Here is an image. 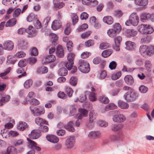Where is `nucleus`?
I'll list each match as a JSON object with an SVG mask.
<instances>
[{
  "instance_id": "nucleus-1",
  "label": "nucleus",
  "mask_w": 154,
  "mask_h": 154,
  "mask_svg": "<svg viewBox=\"0 0 154 154\" xmlns=\"http://www.w3.org/2000/svg\"><path fill=\"white\" fill-rule=\"evenodd\" d=\"M139 94L134 91L132 88L128 86H126V100L128 102L134 101L137 99Z\"/></svg>"
},
{
  "instance_id": "nucleus-2",
  "label": "nucleus",
  "mask_w": 154,
  "mask_h": 154,
  "mask_svg": "<svg viewBox=\"0 0 154 154\" xmlns=\"http://www.w3.org/2000/svg\"><path fill=\"white\" fill-rule=\"evenodd\" d=\"M122 30L121 25L119 23L114 24L112 28L109 29L107 32L108 35L111 38H114Z\"/></svg>"
},
{
  "instance_id": "nucleus-3",
  "label": "nucleus",
  "mask_w": 154,
  "mask_h": 154,
  "mask_svg": "<svg viewBox=\"0 0 154 154\" xmlns=\"http://www.w3.org/2000/svg\"><path fill=\"white\" fill-rule=\"evenodd\" d=\"M78 69L82 73H88L90 70L89 63L85 60L81 59L79 61Z\"/></svg>"
},
{
  "instance_id": "nucleus-4",
  "label": "nucleus",
  "mask_w": 154,
  "mask_h": 154,
  "mask_svg": "<svg viewBox=\"0 0 154 154\" xmlns=\"http://www.w3.org/2000/svg\"><path fill=\"white\" fill-rule=\"evenodd\" d=\"M75 57V54L74 53H70L68 54L67 57L68 61L65 63V66L69 70H71L72 68Z\"/></svg>"
},
{
  "instance_id": "nucleus-5",
  "label": "nucleus",
  "mask_w": 154,
  "mask_h": 154,
  "mask_svg": "<svg viewBox=\"0 0 154 154\" xmlns=\"http://www.w3.org/2000/svg\"><path fill=\"white\" fill-rule=\"evenodd\" d=\"M75 143V137L73 136H70L65 142L66 147L67 149H70L74 146Z\"/></svg>"
},
{
  "instance_id": "nucleus-6",
  "label": "nucleus",
  "mask_w": 154,
  "mask_h": 154,
  "mask_svg": "<svg viewBox=\"0 0 154 154\" xmlns=\"http://www.w3.org/2000/svg\"><path fill=\"white\" fill-rule=\"evenodd\" d=\"M149 47L146 45H141L139 48V52L141 55L144 57L149 55Z\"/></svg>"
},
{
  "instance_id": "nucleus-7",
  "label": "nucleus",
  "mask_w": 154,
  "mask_h": 154,
  "mask_svg": "<svg viewBox=\"0 0 154 154\" xmlns=\"http://www.w3.org/2000/svg\"><path fill=\"white\" fill-rule=\"evenodd\" d=\"M41 135V132L39 130L34 129L31 131L29 136L32 139H35L39 138Z\"/></svg>"
},
{
  "instance_id": "nucleus-8",
  "label": "nucleus",
  "mask_w": 154,
  "mask_h": 154,
  "mask_svg": "<svg viewBox=\"0 0 154 154\" xmlns=\"http://www.w3.org/2000/svg\"><path fill=\"white\" fill-rule=\"evenodd\" d=\"M132 23V25L134 26H136L138 23L139 18L137 13H133L130 17Z\"/></svg>"
},
{
  "instance_id": "nucleus-9",
  "label": "nucleus",
  "mask_w": 154,
  "mask_h": 154,
  "mask_svg": "<svg viewBox=\"0 0 154 154\" xmlns=\"http://www.w3.org/2000/svg\"><path fill=\"white\" fill-rule=\"evenodd\" d=\"M64 51L62 46L59 45L56 48V56L59 58H62L64 57Z\"/></svg>"
},
{
  "instance_id": "nucleus-10",
  "label": "nucleus",
  "mask_w": 154,
  "mask_h": 154,
  "mask_svg": "<svg viewBox=\"0 0 154 154\" xmlns=\"http://www.w3.org/2000/svg\"><path fill=\"white\" fill-rule=\"evenodd\" d=\"M3 45L4 49L9 51L12 50L14 47V43L10 40L5 42L4 43Z\"/></svg>"
},
{
  "instance_id": "nucleus-11",
  "label": "nucleus",
  "mask_w": 154,
  "mask_h": 154,
  "mask_svg": "<svg viewBox=\"0 0 154 154\" xmlns=\"http://www.w3.org/2000/svg\"><path fill=\"white\" fill-rule=\"evenodd\" d=\"M122 40V38L120 36H118L114 39L115 45L114 46L113 48L116 51L120 50V45Z\"/></svg>"
},
{
  "instance_id": "nucleus-12",
  "label": "nucleus",
  "mask_w": 154,
  "mask_h": 154,
  "mask_svg": "<svg viewBox=\"0 0 154 154\" xmlns=\"http://www.w3.org/2000/svg\"><path fill=\"white\" fill-rule=\"evenodd\" d=\"M113 121L118 123L123 122L125 120V116L122 114H119L115 115L113 117Z\"/></svg>"
},
{
  "instance_id": "nucleus-13",
  "label": "nucleus",
  "mask_w": 154,
  "mask_h": 154,
  "mask_svg": "<svg viewBox=\"0 0 154 154\" xmlns=\"http://www.w3.org/2000/svg\"><path fill=\"white\" fill-rule=\"evenodd\" d=\"M46 138L48 141L54 143H57L59 140V138L57 136L52 134L47 135Z\"/></svg>"
},
{
  "instance_id": "nucleus-14",
  "label": "nucleus",
  "mask_w": 154,
  "mask_h": 154,
  "mask_svg": "<svg viewBox=\"0 0 154 154\" xmlns=\"http://www.w3.org/2000/svg\"><path fill=\"white\" fill-rule=\"evenodd\" d=\"M3 154H17V151L16 149L14 146H8L6 152H4Z\"/></svg>"
},
{
  "instance_id": "nucleus-15",
  "label": "nucleus",
  "mask_w": 154,
  "mask_h": 154,
  "mask_svg": "<svg viewBox=\"0 0 154 154\" xmlns=\"http://www.w3.org/2000/svg\"><path fill=\"white\" fill-rule=\"evenodd\" d=\"M61 23L60 20H55L53 21L52 23L51 28L54 30H57L61 26Z\"/></svg>"
},
{
  "instance_id": "nucleus-16",
  "label": "nucleus",
  "mask_w": 154,
  "mask_h": 154,
  "mask_svg": "<svg viewBox=\"0 0 154 154\" xmlns=\"http://www.w3.org/2000/svg\"><path fill=\"white\" fill-rule=\"evenodd\" d=\"M126 49L129 51L134 50L136 47L135 43L132 42L127 41L126 42Z\"/></svg>"
},
{
  "instance_id": "nucleus-17",
  "label": "nucleus",
  "mask_w": 154,
  "mask_h": 154,
  "mask_svg": "<svg viewBox=\"0 0 154 154\" xmlns=\"http://www.w3.org/2000/svg\"><path fill=\"white\" fill-rule=\"evenodd\" d=\"M137 33V32L135 30L133 29H127L126 30V36L127 37L135 36Z\"/></svg>"
},
{
  "instance_id": "nucleus-18",
  "label": "nucleus",
  "mask_w": 154,
  "mask_h": 154,
  "mask_svg": "<svg viewBox=\"0 0 154 154\" xmlns=\"http://www.w3.org/2000/svg\"><path fill=\"white\" fill-rule=\"evenodd\" d=\"M150 14L147 13H143L140 16V20L143 22H145L146 20H149Z\"/></svg>"
},
{
  "instance_id": "nucleus-19",
  "label": "nucleus",
  "mask_w": 154,
  "mask_h": 154,
  "mask_svg": "<svg viewBox=\"0 0 154 154\" xmlns=\"http://www.w3.org/2000/svg\"><path fill=\"white\" fill-rule=\"evenodd\" d=\"M100 134L99 131H91L89 133L88 136L94 139L98 137Z\"/></svg>"
},
{
  "instance_id": "nucleus-20",
  "label": "nucleus",
  "mask_w": 154,
  "mask_h": 154,
  "mask_svg": "<svg viewBox=\"0 0 154 154\" xmlns=\"http://www.w3.org/2000/svg\"><path fill=\"white\" fill-rule=\"evenodd\" d=\"M28 125L25 122H20L17 126V128L20 131H23L28 127Z\"/></svg>"
},
{
  "instance_id": "nucleus-21",
  "label": "nucleus",
  "mask_w": 154,
  "mask_h": 154,
  "mask_svg": "<svg viewBox=\"0 0 154 154\" xmlns=\"http://www.w3.org/2000/svg\"><path fill=\"white\" fill-rule=\"evenodd\" d=\"M55 60V57L54 55H50L46 57L44 62L47 63H50L54 62Z\"/></svg>"
},
{
  "instance_id": "nucleus-22",
  "label": "nucleus",
  "mask_w": 154,
  "mask_h": 154,
  "mask_svg": "<svg viewBox=\"0 0 154 154\" xmlns=\"http://www.w3.org/2000/svg\"><path fill=\"white\" fill-rule=\"evenodd\" d=\"M17 20L15 18H13L8 20L5 25L6 27H12L16 23Z\"/></svg>"
},
{
  "instance_id": "nucleus-23",
  "label": "nucleus",
  "mask_w": 154,
  "mask_h": 154,
  "mask_svg": "<svg viewBox=\"0 0 154 154\" xmlns=\"http://www.w3.org/2000/svg\"><path fill=\"white\" fill-rule=\"evenodd\" d=\"M123 128V126L121 124L118 125H113L112 128V129L113 131H119L120 132V135H122V132H121V131Z\"/></svg>"
},
{
  "instance_id": "nucleus-24",
  "label": "nucleus",
  "mask_w": 154,
  "mask_h": 154,
  "mask_svg": "<svg viewBox=\"0 0 154 154\" xmlns=\"http://www.w3.org/2000/svg\"><path fill=\"white\" fill-rule=\"evenodd\" d=\"M103 21L104 22L108 25L112 24L113 22V20L112 17L109 16L104 17L103 19Z\"/></svg>"
},
{
  "instance_id": "nucleus-25",
  "label": "nucleus",
  "mask_w": 154,
  "mask_h": 154,
  "mask_svg": "<svg viewBox=\"0 0 154 154\" xmlns=\"http://www.w3.org/2000/svg\"><path fill=\"white\" fill-rule=\"evenodd\" d=\"M113 51L111 49H109L103 51L101 53L102 57L104 58L110 56L112 53Z\"/></svg>"
},
{
  "instance_id": "nucleus-26",
  "label": "nucleus",
  "mask_w": 154,
  "mask_h": 154,
  "mask_svg": "<svg viewBox=\"0 0 154 154\" xmlns=\"http://www.w3.org/2000/svg\"><path fill=\"white\" fill-rule=\"evenodd\" d=\"M37 18L36 17L35 14L32 12L29 14L26 18L27 21L29 22H31L36 20Z\"/></svg>"
},
{
  "instance_id": "nucleus-27",
  "label": "nucleus",
  "mask_w": 154,
  "mask_h": 154,
  "mask_svg": "<svg viewBox=\"0 0 154 154\" xmlns=\"http://www.w3.org/2000/svg\"><path fill=\"white\" fill-rule=\"evenodd\" d=\"M48 69L46 66L40 67L38 68L37 70L38 73L43 74L47 73L48 72Z\"/></svg>"
},
{
  "instance_id": "nucleus-28",
  "label": "nucleus",
  "mask_w": 154,
  "mask_h": 154,
  "mask_svg": "<svg viewBox=\"0 0 154 154\" xmlns=\"http://www.w3.org/2000/svg\"><path fill=\"white\" fill-rule=\"evenodd\" d=\"M134 82L132 76L130 75H126V83L128 85H131Z\"/></svg>"
},
{
  "instance_id": "nucleus-29",
  "label": "nucleus",
  "mask_w": 154,
  "mask_h": 154,
  "mask_svg": "<svg viewBox=\"0 0 154 154\" xmlns=\"http://www.w3.org/2000/svg\"><path fill=\"white\" fill-rule=\"evenodd\" d=\"M67 69L65 67L61 68L58 71V74L59 75L61 76H65L67 75Z\"/></svg>"
},
{
  "instance_id": "nucleus-30",
  "label": "nucleus",
  "mask_w": 154,
  "mask_h": 154,
  "mask_svg": "<svg viewBox=\"0 0 154 154\" xmlns=\"http://www.w3.org/2000/svg\"><path fill=\"white\" fill-rule=\"evenodd\" d=\"M78 79L76 76H72L70 79L69 83L72 86H75L77 83Z\"/></svg>"
},
{
  "instance_id": "nucleus-31",
  "label": "nucleus",
  "mask_w": 154,
  "mask_h": 154,
  "mask_svg": "<svg viewBox=\"0 0 154 154\" xmlns=\"http://www.w3.org/2000/svg\"><path fill=\"white\" fill-rule=\"evenodd\" d=\"M74 124L72 121H70L68 122L67 124V126H66V128L68 131L73 132L74 131L75 129L73 127Z\"/></svg>"
},
{
  "instance_id": "nucleus-32",
  "label": "nucleus",
  "mask_w": 154,
  "mask_h": 154,
  "mask_svg": "<svg viewBox=\"0 0 154 154\" xmlns=\"http://www.w3.org/2000/svg\"><path fill=\"white\" fill-rule=\"evenodd\" d=\"M148 0H136L135 3L140 6H145L148 4Z\"/></svg>"
},
{
  "instance_id": "nucleus-33",
  "label": "nucleus",
  "mask_w": 154,
  "mask_h": 154,
  "mask_svg": "<svg viewBox=\"0 0 154 154\" xmlns=\"http://www.w3.org/2000/svg\"><path fill=\"white\" fill-rule=\"evenodd\" d=\"M27 140L28 141V146L32 149H33L34 146L37 145V143L32 140L29 138H27Z\"/></svg>"
},
{
  "instance_id": "nucleus-34",
  "label": "nucleus",
  "mask_w": 154,
  "mask_h": 154,
  "mask_svg": "<svg viewBox=\"0 0 154 154\" xmlns=\"http://www.w3.org/2000/svg\"><path fill=\"white\" fill-rule=\"evenodd\" d=\"M10 96L9 95H6L5 97H3L0 100V106L3 105V102H7L10 100Z\"/></svg>"
},
{
  "instance_id": "nucleus-35",
  "label": "nucleus",
  "mask_w": 154,
  "mask_h": 154,
  "mask_svg": "<svg viewBox=\"0 0 154 154\" xmlns=\"http://www.w3.org/2000/svg\"><path fill=\"white\" fill-rule=\"evenodd\" d=\"M117 108V106L113 103H110L109 105H106L105 109L106 111H108L109 109H116Z\"/></svg>"
},
{
  "instance_id": "nucleus-36",
  "label": "nucleus",
  "mask_w": 154,
  "mask_h": 154,
  "mask_svg": "<svg viewBox=\"0 0 154 154\" xmlns=\"http://www.w3.org/2000/svg\"><path fill=\"white\" fill-rule=\"evenodd\" d=\"M76 111L75 106V104L72 105L70 107V112L69 115L72 116L75 115Z\"/></svg>"
},
{
  "instance_id": "nucleus-37",
  "label": "nucleus",
  "mask_w": 154,
  "mask_h": 154,
  "mask_svg": "<svg viewBox=\"0 0 154 154\" xmlns=\"http://www.w3.org/2000/svg\"><path fill=\"white\" fill-rule=\"evenodd\" d=\"M145 66L146 69L149 71H151L152 65L150 61L146 60L145 62Z\"/></svg>"
},
{
  "instance_id": "nucleus-38",
  "label": "nucleus",
  "mask_w": 154,
  "mask_h": 154,
  "mask_svg": "<svg viewBox=\"0 0 154 154\" xmlns=\"http://www.w3.org/2000/svg\"><path fill=\"white\" fill-rule=\"evenodd\" d=\"M32 80L31 79H29L26 80L24 82V86L25 88L28 89L32 85Z\"/></svg>"
},
{
  "instance_id": "nucleus-39",
  "label": "nucleus",
  "mask_w": 154,
  "mask_h": 154,
  "mask_svg": "<svg viewBox=\"0 0 154 154\" xmlns=\"http://www.w3.org/2000/svg\"><path fill=\"white\" fill-rule=\"evenodd\" d=\"M34 28L32 26H29L28 28L26 29V32L30 35H33L35 33Z\"/></svg>"
},
{
  "instance_id": "nucleus-40",
  "label": "nucleus",
  "mask_w": 154,
  "mask_h": 154,
  "mask_svg": "<svg viewBox=\"0 0 154 154\" xmlns=\"http://www.w3.org/2000/svg\"><path fill=\"white\" fill-rule=\"evenodd\" d=\"M147 25L142 24L139 27L138 30L140 33L143 34H145L146 32V29Z\"/></svg>"
},
{
  "instance_id": "nucleus-41",
  "label": "nucleus",
  "mask_w": 154,
  "mask_h": 154,
  "mask_svg": "<svg viewBox=\"0 0 154 154\" xmlns=\"http://www.w3.org/2000/svg\"><path fill=\"white\" fill-rule=\"evenodd\" d=\"M34 96L35 94L34 92L32 91L29 92L26 97V101L24 102V103L25 104L28 101V100L33 98L34 97Z\"/></svg>"
},
{
  "instance_id": "nucleus-42",
  "label": "nucleus",
  "mask_w": 154,
  "mask_h": 154,
  "mask_svg": "<svg viewBox=\"0 0 154 154\" xmlns=\"http://www.w3.org/2000/svg\"><path fill=\"white\" fill-rule=\"evenodd\" d=\"M145 34H150L152 33L154 31L153 28L150 25H146Z\"/></svg>"
},
{
  "instance_id": "nucleus-43",
  "label": "nucleus",
  "mask_w": 154,
  "mask_h": 154,
  "mask_svg": "<svg viewBox=\"0 0 154 154\" xmlns=\"http://www.w3.org/2000/svg\"><path fill=\"white\" fill-rule=\"evenodd\" d=\"M27 64V60L26 59H23L20 60L18 62V66L19 67H24Z\"/></svg>"
},
{
  "instance_id": "nucleus-44",
  "label": "nucleus",
  "mask_w": 154,
  "mask_h": 154,
  "mask_svg": "<svg viewBox=\"0 0 154 154\" xmlns=\"http://www.w3.org/2000/svg\"><path fill=\"white\" fill-rule=\"evenodd\" d=\"M66 47L67 50L69 52H71L72 50L73 43L71 41H69L67 42Z\"/></svg>"
},
{
  "instance_id": "nucleus-45",
  "label": "nucleus",
  "mask_w": 154,
  "mask_h": 154,
  "mask_svg": "<svg viewBox=\"0 0 154 154\" xmlns=\"http://www.w3.org/2000/svg\"><path fill=\"white\" fill-rule=\"evenodd\" d=\"M65 91L69 97H71L72 96L73 90L72 88L69 87L67 88L66 89Z\"/></svg>"
},
{
  "instance_id": "nucleus-46",
  "label": "nucleus",
  "mask_w": 154,
  "mask_h": 154,
  "mask_svg": "<svg viewBox=\"0 0 154 154\" xmlns=\"http://www.w3.org/2000/svg\"><path fill=\"white\" fill-rule=\"evenodd\" d=\"M121 75V73L120 71L116 73L113 74L112 76V78L113 80H116L119 78Z\"/></svg>"
},
{
  "instance_id": "nucleus-47",
  "label": "nucleus",
  "mask_w": 154,
  "mask_h": 154,
  "mask_svg": "<svg viewBox=\"0 0 154 154\" xmlns=\"http://www.w3.org/2000/svg\"><path fill=\"white\" fill-rule=\"evenodd\" d=\"M99 101L104 104H108L109 102V100L107 97H101L99 98Z\"/></svg>"
},
{
  "instance_id": "nucleus-48",
  "label": "nucleus",
  "mask_w": 154,
  "mask_h": 154,
  "mask_svg": "<svg viewBox=\"0 0 154 154\" xmlns=\"http://www.w3.org/2000/svg\"><path fill=\"white\" fill-rule=\"evenodd\" d=\"M30 102L31 104L35 105H37L39 103V101L35 98H32L28 100V101Z\"/></svg>"
},
{
  "instance_id": "nucleus-49",
  "label": "nucleus",
  "mask_w": 154,
  "mask_h": 154,
  "mask_svg": "<svg viewBox=\"0 0 154 154\" xmlns=\"http://www.w3.org/2000/svg\"><path fill=\"white\" fill-rule=\"evenodd\" d=\"M21 11V9L20 8H17L14 12L13 16L14 17H17L20 14Z\"/></svg>"
},
{
  "instance_id": "nucleus-50",
  "label": "nucleus",
  "mask_w": 154,
  "mask_h": 154,
  "mask_svg": "<svg viewBox=\"0 0 154 154\" xmlns=\"http://www.w3.org/2000/svg\"><path fill=\"white\" fill-rule=\"evenodd\" d=\"M102 61L101 58L100 57H96L93 60V63L95 65L98 64Z\"/></svg>"
},
{
  "instance_id": "nucleus-51",
  "label": "nucleus",
  "mask_w": 154,
  "mask_h": 154,
  "mask_svg": "<svg viewBox=\"0 0 154 154\" xmlns=\"http://www.w3.org/2000/svg\"><path fill=\"white\" fill-rule=\"evenodd\" d=\"M97 116L93 113H90L89 122L90 123H93L97 118Z\"/></svg>"
},
{
  "instance_id": "nucleus-52",
  "label": "nucleus",
  "mask_w": 154,
  "mask_h": 154,
  "mask_svg": "<svg viewBox=\"0 0 154 154\" xmlns=\"http://www.w3.org/2000/svg\"><path fill=\"white\" fill-rule=\"evenodd\" d=\"M151 37L150 35H147L146 37L142 38L141 42L142 43H148L150 41Z\"/></svg>"
},
{
  "instance_id": "nucleus-53",
  "label": "nucleus",
  "mask_w": 154,
  "mask_h": 154,
  "mask_svg": "<svg viewBox=\"0 0 154 154\" xmlns=\"http://www.w3.org/2000/svg\"><path fill=\"white\" fill-rule=\"evenodd\" d=\"M114 15L117 17H121L123 14V12L121 10H115L114 11Z\"/></svg>"
},
{
  "instance_id": "nucleus-54",
  "label": "nucleus",
  "mask_w": 154,
  "mask_h": 154,
  "mask_svg": "<svg viewBox=\"0 0 154 154\" xmlns=\"http://www.w3.org/2000/svg\"><path fill=\"white\" fill-rule=\"evenodd\" d=\"M110 46V45L107 43H103L100 44V48L101 49H104L109 48Z\"/></svg>"
},
{
  "instance_id": "nucleus-55",
  "label": "nucleus",
  "mask_w": 154,
  "mask_h": 154,
  "mask_svg": "<svg viewBox=\"0 0 154 154\" xmlns=\"http://www.w3.org/2000/svg\"><path fill=\"white\" fill-rule=\"evenodd\" d=\"M79 112L84 117L87 116L88 115V111L85 109H79Z\"/></svg>"
},
{
  "instance_id": "nucleus-56",
  "label": "nucleus",
  "mask_w": 154,
  "mask_h": 154,
  "mask_svg": "<svg viewBox=\"0 0 154 154\" xmlns=\"http://www.w3.org/2000/svg\"><path fill=\"white\" fill-rule=\"evenodd\" d=\"M148 88L146 86L142 85L139 88V91L142 93H145L148 91Z\"/></svg>"
},
{
  "instance_id": "nucleus-57",
  "label": "nucleus",
  "mask_w": 154,
  "mask_h": 154,
  "mask_svg": "<svg viewBox=\"0 0 154 154\" xmlns=\"http://www.w3.org/2000/svg\"><path fill=\"white\" fill-rule=\"evenodd\" d=\"M117 66V63L116 61H112L111 62L109 65V67L111 70L115 69Z\"/></svg>"
},
{
  "instance_id": "nucleus-58",
  "label": "nucleus",
  "mask_w": 154,
  "mask_h": 154,
  "mask_svg": "<svg viewBox=\"0 0 154 154\" xmlns=\"http://www.w3.org/2000/svg\"><path fill=\"white\" fill-rule=\"evenodd\" d=\"M31 54L32 56H35L38 54V50L36 47H33L32 48Z\"/></svg>"
},
{
  "instance_id": "nucleus-59",
  "label": "nucleus",
  "mask_w": 154,
  "mask_h": 154,
  "mask_svg": "<svg viewBox=\"0 0 154 154\" xmlns=\"http://www.w3.org/2000/svg\"><path fill=\"white\" fill-rule=\"evenodd\" d=\"M57 96L60 98L63 99H66L67 97V95L63 92L59 91L57 94Z\"/></svg>"
},
{
  "instance_id": "nucleus-60",
  "label": "nucleus",
  "mask_w": 154,
  "mask_h": 154,
  "mask_svg": "<svg viewBox=\"0 0 154 154\" xmlns=\"http://www.w3.org/2000/svg\"><path fill=\"white\" fill-rule=\"evenodd\" d=\"M55 8L58 9H60L62 8L65 5V4L62 2H59L56 3V4L54 5Z\"/></svg>"
},
{
  "instance_id": "nucleus-61",
  "label": "nucleus",
  "mask_w": 154,
  "mask_h": 154,
  "mask_svg": "<svg viewBox=\"0 0 154 154\" xmlns=\"http://www.w3.org/2000/svg\"><path fill=\"white\" fill-rule=\"evenodd\" d=\"M19 45L21 49H25L27 47V43L25 41H23L20 42Z\"/></svg>"
},
{
  "instance_id": "nucleus-62",
  "label": "nucleus",
  "mask_w": 154,
  "mask_h": 154,
  "mask_svg": "<svg viewBox=\"0 0 154 154\" xmlns=\"http://www.w3.org/2000/svg\"><path fill=\"white\" fill-rule=\"evenodd\" d=\"M96 95V94L95 93L90 94L89 97V99L92 101H95L97 99Z\"/></svg>"
},
{
  "instance_id": "nucleus-63",
  "label": "nucleus",
  "mask_w": 154,
  "mask_h": 154,
  "mask_svg": "<svg viewBox=\"0 0 154 154\" xmlns=\"http://www.w3.org/2000/svg\"><path fill=\"white\" fill-rule=\"evenodd\" d=\"M26 55V54L22 51H20L17 52L16 55V56L18 58H22L25 57Z\"/></svg>"
},
{
  "instance_id": "nucleus-64",
  "label": "nucleus",
  "mask_w": 154,
  "mask_h": 154,
  "mask_svg": "<svg viewBox=\"0 0 154 154\" xmlns=\"http://www.w3.org/2000/svg\"><path fill=\"white\" fill-rule=\"evenodd\" d=\"M98 125L101 127H106L108 125V123L105 122L100 120L99 121L97 122Z\"/></svg>"
}]
</instances>
